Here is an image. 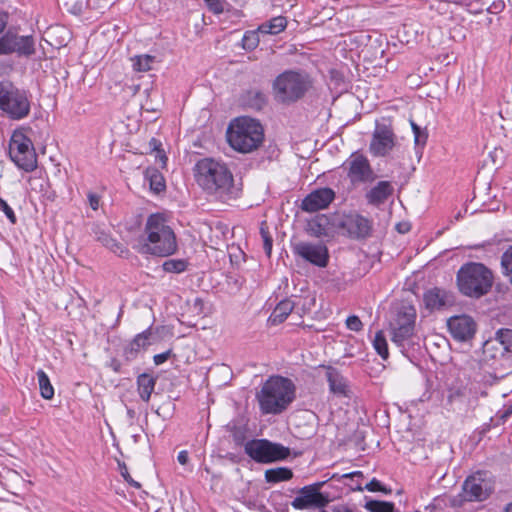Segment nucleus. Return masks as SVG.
I'll list each match as a JSON object with an SVG mask.
<instances>
[{
	"label": "nucleus",
	"instance_id": "nucleus-2",
	"mask_svg": "<svg viewBox=\"0 0 512 512\" xmlns=\"http://www.w3.org/2000/svg\"><path fill=\"white\" fill-rule=\"evenodd\" d=\"M135 249L142 255L168 257L177 251L176 235L162 213L147 217Z\"/></svg>",
	"mask_w": 512,
	"mask_h": 512
},
{
	"label": "nucleus",
	"instance_id": "nucleus-51",
	"mask_svg": "<svg viewBox=\"0 0 512 512\" xmlns=\"http://www.w3.org/2000/svg\"><path fill=\"white\" fill-rule=\"evenodd\" d=\"M7 20H8V14L4 13V12H0V33H2L3 30L5 29V27L7 25Z\"/></svg>",
	"mask_w": 512,
	"mask_h": 512
},
{
	"label": "nucleus",
	"instance_id": "nucleus-29",
	"mask_svg": "<svg viewBox=\"0 0 512 512\" xmlns=\"http://www.w3.org/2000/svg\"><path fill=\"white\" fill-rule=\"evenodd\" d=\"M498 343L502 346L503 352H512V329H500L496 332L495 338L487 342V346Z\"/></svg>",
	"mask_w": 512,
	"mask_h": 512
},
{
	"label": "nucleus",
	"instance_id": "nucleus-55",
	"mask_svg": "<svg viewBox=\"0 0 512 512\" xmlns=\"http://www.w3.org/2000/svg\"><path fill=\"white\" fill-rule=\"evenodd\" d=\"M505 512H512V502L509 505H507Z\"/></svg>",
	"mask_w": 512,
	"mask_h": 512
},
{
	"label": "nucleus",
	"instance_id": "nucleus-31",
	"mask_svg": "<svg viewBox=\"0 0 512 512\" xmlns=\"http://www.w3.org/2000/svg\"><path fill=\"white\" fill-rule=\"evenodd\" d=\"M131 61L134 71L147 72L152 69L155 57L148 54L137 55L133 57Z\"/></svg>",
	"mask_w": 512,
	"mask_h": 512
},
{
	"label": "nucleus",
	"instance_id": "nucleus-42",
	"mask_svg": "<svg viewBox=\"0 0 512 512\" xmlns=\"http://www.w3.org/2000/svg\"><path fill=\"white\" fill-rule=\"evenodd\" d=\"M0 210L4 212L6 217L12 224L16 223V216L13 209L7 204V202L0 197Z\"/></svg>",
	"mask_w": 512,
	"mask_h": 512
},
{
	"label": "nucleus",
	"instance_id": "nucleus-53",
	"mask_svg": "<svg viewBox=\"0 0 512 512\" xmlns=\"http://www.w3.org/2000/svg\"><path fill=\"white\" fill-rule=\"evenodd\" d=\"M411 127H412L413 134L416 132L418 133L421 130V128L414 122H411Z\"/></svg>",
	"mask_w": 512,
	"mask_h": 512
},
{
	"label": "nucleus",
	"instance_id": "nucleus-17",
	"mask_svg": "<svg viewBox=\"0 0 512 512\" xmlns=\"http://www.w3.org/2000/svg\"><path fill=\"white\" fill-rule=\"evenodd\" d=\"M335 193L330 188H320L309 193L301 203L302 210L316 212L325 209L334 200Z\"/></svg>",
	"mask_w": 512,
	"mask_h": 512
},
{
	"label": "nucleus",
	"instance_id": "nucleus-32",
	"mask_svg": "<svg viewBox=\"0 0 512 512\" xmlns=\"http://www.w3.org/2000/svg\"><path fill=\"white\" fill-rule=\"evenodd\" d=\"M37 379L39 383L41 396L44 399H52L54 396V388L51 385V382L47 374L43 370H38Z\"/></svg>",
	"mask_w": 512,
	"mask_h": 512
},
{
	"label": "nucleus",
	"instance_id": "nucleus-57",
	"mask_svg": "<svg viewBox=\"0 0 512 512\" xmlns=\"http://www.w3.org/2000/svg\"><path fill=\"white\" fill-rule=\"evenodd\" d=\"M399 232H404V227L399 228Z\"/></svg>",
	"mask_w": 512,
	"mask_h": 512
},
{
	"label": "nucleus",
	"instance_id": "nucleus-43",
	"mask_svg": "<svg viewBox=\"0 0 512 512\" xmlns=\"http://www.w3.org/2000/svg\"><path fill=\"white\" fill-rule=\"evenodd\" d=\"M119 466H120V473H121L122 477L125 479V481L127 483H129L131 486H133L134 488L139 489L141 487V484L139 482L133 480V478L130 476V474L128 472L126 465L123 463V464H119Z\"/></svg>",
	"mask_w": 512,
	"mask_h": 512
},
{
	"label": "nucleus",
	"instance_id": "nucleus-13",
	"mask_svg": "<svg viewBox=\"0 0 512 512\" xmlns=\"http://www.w3.org/2000/svg\"><path fill=\"white\" fill-rule=\"evenodd\" d=\"M396 145V136L393 130L385 124H377L369 145L370 153L375 157H385Z\"/></svg>",
	"mask_w": 512,
	"mask_h": 512
},
{
	"label": "nucleus",
	"instance_id": "nucleus-14",
	"mask_svg": "<svg viewBox=\"0 0 512 512\" xmlns=\"http://www.w3.org/2000/svg\"><path fill=\"white\" fill-rule=\"evenodd\" d=\"M293 251L305 261L321 268L326 267L329 261L328 249L322 243L300 241L294 244Z\"/></svg>",
	"mask_w": 512,
	"mask_h": 512
},
{
	"label": "nucleus",
	"instance_id": "nucleus-24",
	"mask_svg": "<svg viewBox=\"0 0 512 512\" xmlns=\"http://www.w3.org/2000/svg\"><path fill=\"white\" fill-rule=\"evenodd\" d=\"M363 477V472L354 471L343 475L333 474L330 479L343 482L349 488L350 491H363L364 488L360 481V479H362Z\"/></svg>",
	"mask_w": 512,
	"mask_h": 512
},
{
	"label": "nucleus",
	"instance_id": "nucleus-35",
	"mask_svg": "<svg viewBox=\"0 0 512 512\" xmlns=\"http://www.w3.org/2000/svg\"><path fill=\"white\" fill-rule=\"evenodd\" d=\"M364 508L368 512H394V504L386 501L369 500Z\"/></svg>",
	"mask_w": 512,
	"mask_h": 512
},
{
	"label": "nucleus",
	"instance_id": "nucleus-48",
	"mask_svg": "<svg viewBox=\"0 0 512 512\" xmlns=\"http://www.w3.org/2000/svg\"><path fill=\"white\" fill-rule=\"evenodd\" d=\"M205 1L214 12H217V13L222 12L223 6H222V3L220 2V0H205Z\"/></svg>",
	"mask_w": 512,
	"mask_h": 512
},
{
	"label": "nucleus",
	"instance_id": "nucleus-18",
	"mask_svg": "<svg viewBox=\"0 0 512 512\" xmlns=\"http://www.w3.org/2000/svg\"><path fill=\"white\" fill-rule=\"evenodd\" d=\"M447 325L451 335L459 341L469 340L476 331V323L467 315L451 317Z\"/></svg>",
	"mask_w": 512,
	"mask_h": 512
},
{
	"label": "nucleus",
	"instance_id": "nucleus-37",
	"mask_svg": "<svg viewBox=\"0 0 512 512\" xmlns=\"http://www.w3.org/2000/svg\"><path fill=\"white\" fill-rule=\"evenodd\" d=\"M163 270L169 273H181L186 270L187 262L183 259H169L162 265Z\"/></svg>",
	"mask_w": 512,
	"mask_h": 512
},
{
	"label": "nucleus",
	"instance_id": "nucleus-34",
	"mask_svg": "<svg viewBox=\"0 0 512 512\" xmlns=\"http://www.w3.org/2000/svg\"><path fill=\"white\" fill-rule=\"evenodd\" d=\"M373 347L383 360L388 359L389 351L387 340L382 331L376 332L373 339Z\"/></svg>",
	"mask_w": 512,
	"mask_h": 512
},
{
	"label": "nucleus",
	"instance_id": "nucleus-58",
	"mask_svg": "<svg viewBox=\"0 0 512 512\" xmlns=\"http://www.w3.org/2000/svg\"><path fill=\"white\" fill-rule=\"evenodd\" d=\"M399 232H404V227L399 228Z\"/></svg>",
	"mask_w": 512,
	"mask_h": 512
},
{
	"label": "nucleus",
	"instance_id": "nucleus-11",
	"mask_svg": "<svg viewBox=\"0 0 512 512\" xmlns=\"http://www.w3.org/2000/svg\"><path fill=\"white\" fill-rule=\"evenodd\" d=\"M325 483L319 481L302 487L291 502L292 507L297 510L324 508L334 499L329 493L322 491Z\"/></svg>",
	"mask_w": 512,
	"mask_h": 512
},
{
	"label": "nucleus",
	"instance_id": "nucleus-28",
	"mask_svg": "<svg viewBox=\"0 0 512 512\" xmlns=\"http://www.w3.org/2000/svg\"><path fill=\"white\" fill-rule=\"evenodd\" d=\"M287 26V21L285 17L278 16L274 17L271 20L261 24L259 26V32L263 34H271L276 35L282 32Z\"/></svg>",
	"mask_w": 512,
	"mask_h": 512
},
{
	"label": "nucleus",
	"instance_id": "nucleus-16",
	"mask_svg": "<svg viewBox=\"0 0 512 512\" xmlns=\"http://www.w3.org/2000/svg\"><path fill=\"white\" fill-rule=\"evenodd\" d=\"M465 498L469 501H483L492 491V485L489 480L477 473L468 477L463 484Z\"/></svg>",
	"mask_w": 512,
	"mask_h": 512
},
{
	"label": "nucleus",
	"instance_id": "nucleus-26",
	"mask_svg": "<svg viewBox=\"0 0 512 512\" xmlns=\"http://www.w3.org/2000/svg\"><path fill=\"white\" fill-rule=\"evenodd\" d=\"M151 331L146 330L135 336L133 341L125 349V356L128 360L133 359L140 349L145 348L149 345V339Z\"/></svg>",
	"mask_w": 512,
	"mask_h": 512
},
{
	"label": "nucleus",
	"instance_id": "nucleus-5",
	"mask_svg": "<svg viewBox=\"0 0 512 512\" xmlns=\"http://www.w3.org/2000/svg\"><path fill=\"white\" fill-rule=\"evenodd\" d=\"M459 291L471 298H480L487 294L493 285V274L484 264L468 262L457 272Z\"/></svg>",
	"mask_w": 512,
	"mask_h": 512
},
{
	"label": "nucleus",
	"instance_id": "nucleus-6",
	"mask_svg": "<svg viewBox=\"0 0 512 512\" xmlns=\"http://www.w3.org/2000/svg\"><path fill=\"white\" fill-rule=\"evenodd\" d=\"M312 87L310 76L304 71L286 70L273 81L275 99L283 104L295 103Z\"/></svg>",
	"mask_w": 512,
	"mask_h": 512
},
{
	"label": "nucleus",
	"instance_id": "nucleus-4",
	"mask_svg": "<svg viewBox=\"0 0 512 512\" xmlns=\"http://www.w3.org/2000/svg\"><path fill=\"white\" fill-rule=\"evenodd\" d=\"M264 139L262 125L255 119L239 117L233 120L227 129L229 145L240 153H249L257 149Z\"/></svg>",
	"mask_w": 512,
	"mask_h": 512
},
{
	"label": "nucleus",
	"instance_id": "nucleus-7",
	"mask_svg": "<svg viewBox=\"0 0 512 512\" xmlns=\"http://www.w3.org/2000/svg\"><path fill=\"white\" fill-rule=\"evenodd\" d=\"M415 319L416 311L412 306L399 308L390 319L391 340L402 350L414 344Z\"/></svg>",
	"mask_w": 512,
	"mask_h": 512
},
{
	"label": "nucleus",
	"instance_id": "nucleus-44",
	"mask_svg": "<svg viewBox=\"0 0 512 512\" xmlns=\"http://www.w3.org/2000/svg\"><path fill=\"white\" fill-rule=\"evenodd\" d=\"M427 133L421 129L418 133H414V142L417 146H424L427 141Z\"/></svg>",
	"mask_w": 512,
	"mask_h": 512
},
{
	"label": "nucleus",
	"instance_id": "nucleus-41",
	"mask_svg": "<svg viewBox=\"0 0 512 512\" xmlns=\"http://www.w3.org/2000/svg\"><path fill=\"white\" fill-rule=\"evenodd\" d=\"M346 327L351 331L358 332L362 330L363 324L358 316L352 315L346 319Z\"/></svg>",
	"mask_w": 512,
	"mask_h": 512
},
{
	"label": "nucleus",
	"instance_id": "nucleus-10",
	"mask_svg": "<svg viewBox=\"0 0 512 512\" xmlns=\"http://www.w3.org/2000/svg\"><path fill=\"white\" fill-rule=\"evenodd\" d=\"M245 453L259 463L279 461L289 456V448L266 439H253L244 446Z\"/></svg>",
	"mask_w": 512,
	"mask_h": 512
},
{
	"label": "nucleus",
	"instance_id": "nucleus-21",
	"mask_svg": "<svg viewBox=\"0 0 512 512\" xmlns=\"http://www.w3.org/2000/svg\"><path fill=\"white\" fill-rule=\"evenodd\" d=\"M423 300L426 308L438 310L451 302V296L445 290L433 288L424 293Z\"/></svg>",
	"mask_w": 512,
	"mask_h": 512
},
{
	"label": "nucleus",
	"instance_id": "nucleus-20",
	"mask_svg": "<svg viewBox=\"0 0 512 512\" xmlns=\"http://www.w3.org/2000/svg\"><path fill=\"white\" fill-rule=\"evenodd\" d=\"M393 185L389 181H379L365 194L367 202L374 206L384 203L393 193Z\"/></svg>",
	"mask_w": 512,
	"mask_h": 512
},
{
	"label": "nucleus",
	"instance_id": "nucleus-45",
	"mask_svg": "<svg viewBox=\"0 0 512 512\" xmlns=\"http://www.w3.org/2000/svg\"><path fill=\"white\" fill-rule=\"evenodd\" d=\"M261 233L264 241V250L266 254L269 256L272 251V238L266 232H264L263 229L261 230Z\"/></svg>",
	"mask_w": 512,
	"mask_h": 512
},
{
	"label": "nucleus",
	"instance_id": "nucleus-8",
	"mask_svg": "<svg viewBox=\"0 0 512 512\" xmlns=\"http://www.w3.org/2000/svg\"><path fill=\"white\" fill-rule=\"evenodd\" d=\"M0 109L11 119L20 120L30 112L27 93L10 82L0 83Z\"/></svg>",
	"mask_w": 512,
	"mask_h": 512
},
{
	"label": "nucleus",
	"instance_id": "nucleus-50",
	"mask_svg": "<svg viewBox=\"0 0 512 512\" xmlns=\"http://www.w3.org/2000/svg\"><path fill=\"white\" fill-rule=\"evenodd\" d=\"M177 460L181 465H186L189 460L188 452L182 450L178 453Z\"/></svg>",
	"mask_w": 512,
	"mask_h": 512
},
{
	"label": "nucleus",
	"instance_id": "nucleus-46",
	"mask_svg": "<svg viewBox=\"0 0 512 512\" xmlns=\"http://www.w3.org/2000/svg\"><path fill=\"white\" fill-rule=\"evenodd\" d=\"M171 355V350H168L166 352H163V353H160V354H156L154 357H153V360H154V363L155 365H161L163 364L164 362H166L168 360V358L170 357Z\"/></svg>",
	"mask_w": 512,
	"mask_h": 512
},
{
	"label": "nucleus",
	"instance_id": "nucleus-39",
	"mask_svg": "<svg viewBox=\"0 0 512 512\" xmlns=\"http://www.w3.org/2000/svg\"><path fill=\"white\" fill-rule=\"evenodd\" d=\"M364 489L370 491V492H382L384 494H390L391 489L384 486L378 479L373 478L369 483H367L364 487Z\"/></svg>",
	"mask_w": 512,
	"mask_h": 512
},
{
	"label": "nucleus",
	"instance_id": "nucleus-38",
	"mask_svg": "<svg viewBox=\"0 0 512 512\" xmlns=\"http://www.w3.org/2000/svg\"><path fill=\"white\" fill-rule=\"evenodd\" d=\"M150 187L153 191L159 193L165 189L163 176L157 171H152L149 175Z\"/></svg>",
	"mask_w": 512,
	"mask_h": 512
},
{
	"label": "nucleus",
	"instance_id": "nucleus-19",
	"mask_svg": "<svg viewBox=\"0 0 512 512\" xmlns=\"http://www.w3.org/2000/svg\"><path fill=\"white\" fill-rule=\"evenodd\" d=\"M348 234L354 238L366 237L370 232L369 220L360 215H352L342 222Z\"/></svg>",
	"mask_w": 512,
	"mask_h": 512
},
{
	"label": "nucleus",
	"instance_id": "nucleus-15",
	"mask_svg": "<svg viewBox=\"0 0 512 512\" xmlns=\"http://www.w3.org/2000/svg\"><path fill=\"white\" fill-rule=\"evenodd\" d=\"M347 176L352 184L367 183L375 180L376 175L369 160L361 154H352L347 161Z\"/></svg>",
	"mask_w": 512,
	"mask_h": 512
},
{
	"label": "nucleus",
	"instance_id": "nucleus-49",
	"mask_svg": "<svg viewBox=\"0 0 512 512\" xmlns=\"http://www.w3.org/2000/svg\"><path fill=\"white\" fill-rule=\"evenodd\" d=\"M332 512H355L353 508L345 504H339L332 507Z\"/></svg>",
	"mask_w": 512,
	"mask_h": 512
},
{
	"label": "nucleus",
	"instance_id": "nucleus-9",
	"mask_svg": "<svg viewBox=\"0 0 512 512\" xmlns=\"http://www.w3.org/2000/svg\"><path fill=\"white\" fill-rule=\"evenodd\" d=\"M9 155L15 165L31 172L37 167V156L30 138L23 130H15L9 142Z\"/></svg>",
	"mask_w": 512,
	"mask_h": 512
},
{
	"label": "nucleus",
	"instance_id": "nucleus-3",
	"mask_svg": "<svg viewBox=\"0 0 512 512\" xmlns=\"http://www.w3.org/2000/svg\"><path fill=\"white\" fill-rule=\"evenodd\" d=\"M256 398L263 414H280L293 402L295 385L288 378L273 376L262 385Z\"/></svg>",
	"mask_w": 512,
	"mask_h": 512
},
{
	"label": "nucleus",
	"instance_id": "nucleus-27",
	"mask_svg": "<svg viewBox=\"0 0 512 512\" xmlns=\"http://www.w3.org/2000/svg\"><path fill=\"white\" fill-rule=\"evenodd\" d=\"M156 379L148 374H141L137 378L138 392L140 398L148 402L154 391Z\"/></svg>",
	"mask_w": 512,
	"mask_h": 512
},
{
	"label": "nucleus",
	"instance_id": "nucleus-47",
	"mask_svg": "<svg viewBox=\"0 0 512 512\" xmlns=\"http://www.w3.org/2000/svg\"><path fill=\"white\" fill-rule=\"evenodd\" d=\"M88 200H89V205L93 210H97L99 208L100 198L98 195H96L94 193H89Z\"/></svg>",
	"mask_w": 512,
	"mask_h": 512
},
{
	"label": "nucleus",
	"instance_id": "nucleus-22",
	"mask_svg": "<svg viewBox=\"0 0 512 512\" xmlns=\"http://www.w3.org/2000/svg\"><path fill=\"white\" fill-rule=\"evenodd\" d=\"M327 381L330 391L337 395L346 397L349 394L347 380L335 369L328 368L326 372Z\"/></svg>",
	"mask_w": 512,
	"mask_h": 512
},
{
	"label": "nucleus",
	"instance_id": "nucleus-23",
	"mask_svg": "<svg viewBox=\"0 0 512 512\" xmlns=\"http://www.w3.org/2000/svg\"><path fill=\"white\" fill-rule=\"evenodd\" d=\"M307 232L315 237L329 236L333 229L326 215H318L308 222Z\"/></svg>",
	"mask_w": 512,
	"mask_h": 512
},
{
	"label": "nucleus",
	"instance_id": "nucleus-54",
	"mask_svg": "<svg viewBox=\"0 0 512 512\" xmlns=\"http://www.w3.org/2000/svg\"><path fill=\"white\" fill-rule=\"evenodd\" d=\"M411 127H412L413 134L416 132L418 133L421 130V128L414 122H411Z\"/></svg>",
	"mask_w": 512,
	"mask_h": 512
},
{
	"label": "nucleus",
	"instance_id": "nucleus-52",
	"mask_svg": "<svg viewBox=\"0 0 512 512\" xmlns=\"http://www.w3.org/2000/svg\"><path fill=\"white\" fill-rule=\"evenodd\" d=\"M111 367L115 372H119L120 364L117 361L113 360L111 362Z\"/></svg>",
	"mask_w": 512,
	"mask_h": 512
},
{
	"label": "nucleus",
	"instance_id": "nucleus-25",
	"mask_svg": "<svg viewBox=\"0 0 512 512\" xmlns=\"http://www.w3.org/2000/svg\"><path fill=\"white\" fill-rule=\"evenodd\" d=\"M294 308V303L290 299L282 300L273 310L269 317V322L272 325H278L282 323Z\"/></svg>",
	"mask_w": 512,
	"mask_h": 512
},
{
	"label": "nucleus",
	"instance_id": "nucleus-36",
	"mask_svg": "<svg viewBox=\"0 0 512 512\" xmlns=\"http://www.w3.org/2000/svg\"><path fill=\"white\" fill-rule=\"evenodd\" d=\"M501 266L504 276L512 286V246L503 253L501 257Z\"/></svg>",
	"mask_w": 512,
	"mask_h": 512
},
{
	"label": "nucleus",
	"instance_id": "nucleus-12",
	"mask_svg": "<svg viewBox=\"0 0 512 512\" xmlns=\"http://www.w3.org/2000/svg\"><path fill=\"white\" fill-rule=\"evenodd\" d=\"M35 41L30 35H18L8 31L0 37V55L17 53L19 55H31L35 51Z\"/></svg>",
	"mask_w": 512,
	"mask_h": 512
},
{
	"label": "nucleus",
	"instance_id": "nucleus-1",
	"mask_svg": "<svg viewBox=\"0 0 512 512\" xmlns=\"http://www.w3.org/2000/svg\"><path fill=\"white\" fill-rule=\"evenodd\" d=\"M193 171L197 185L207 194L221 201L237 199L240 196L241 186L235 183L226 163L213 158H203L195 164Z\"/></svg>",
	"mask_w": 512,
	"mask_h": 512
},
{
	"label": "nucleus",
	"instance_id": "nucleus-30",
	"mask_svg": "<svg viewBox=\"0 0 512 512\" xmlns=\"http://www.w3.org/2000/svg\"><path fill=\"white\" fill-rule=\"evenodd\" d=\"M292 471L285 467L268 469L265 472V479L269 483H277L291 479Z\"/></svg>",
	"mask_w": 512,
	"mask_h": 512
},
{
	"label": "nucleus",
	"instance_id": "nucleus-33",
	"mask_svg": "<svg viewBox=\"0 0 512 512\" xmlns=\"http://www.w3.org/2000/svg\"><path fill=\"white\" fill-rule=\"evenodd\" d=\"M97 230H94V233L97 237V240L100 241L103 245L109 247L115 253L122 254L125 251V248L120 244L116 243L115 240L110 238V236L104 231H100L99 227H96Z\"/></svg>",
	"mask_w": 512,
	"mask_h": 512
},
{
	"label": "nucleus",
	"instance_id": "nucleus-40",
	"mask_svg": "<svg viewBox=\"0 0 512 512\" xmlns=\"http://www.w3.org/2000/svg\"><path fill=\"white\" fill-rule=\"evenodd\" d=\"M243 47L247 50H252L257 47L259 43V39L254 32H248L244 35L243 39Z\"/></svg>",
	"mask_w": 512,
	"mask_h": 512
},
{
	"label": "nucleus",
	"instance_id": "nucleus-56",
	"mask_svg": "<svg viewBox=\"0 0 512 512\" xmlns=\"http://www.w3.org/2000/svg\"><path fill=\"white\" fill-rule=\"evenodd\" d=\"M452 2L460 5L464 4V0H452Z\"/></svg>",
	"mask_w": 512,
	"mask_h": 512
}]
</instances>
